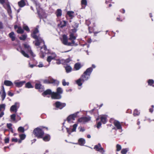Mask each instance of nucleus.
Here are the masks:
<instances>
[{"mask_svg": "<svg viewBox=\"0 0 154 154\" xmlns=\"http://www.w3.org/2000/svg\"><path fill=\"white\" fill-rule=\"evenodd\" d=\"M26 38V35H23L21 36L20 37L21 40H24Z\"/></svg>", "mask_w": 154, "mask_h": 154, "instance_id": "obj_45", "label": "nucleus"}, {"mask_svg": "<svg viewBox=\"0 0 154 154\" xmlns=\"http://www.w3.org/2000/svg\"><path fill=\"white\" fill-rule=\"evenodd\" d=\"M61 10L60 9H57V13L56 15L57 17L60 16L61 15Z\"/></svg>", "mask_w": 154, "mask_h": 154, "instance_id": "obj_35", "label": "nucleus"}, {"mask_svg": "<svg viewBox=\"0 0 154 154\" xmlns=\"http://www.w3.org/2000/svg\"><path fill=\"white\" fill-rule=\"evenodd\" d=\"M56 63L57 64H65V60L63 59H56Z\"/></svg>", "mask_w": 154, "mask_h": 154, "instance_id": "obj_21", "label": "nucleus"}, {"mask_svg": "<svg viewBox=\"0 0 154 154\" xmlns=\"http://www.w3.org/2000/svg\"><path fill=\"white\" fill-rule=\"evenodd\" d=\"M66 24V22L65 21H63L61 22L59 26H60V28H63V26H65Z\"/></svg>", "mask_w": 154, "mask_h": 154, "instance_id": "obj_32", "label": "nucleus"}, {"mask_svg": "<svg viewBox=\"0 0 154 154\" xmlns=\"http://www.w3.org/2000/svg\"><path fill=\"white\" fill-rule=\"evenodd\" d=\"M0 94L2 97V100H3L6 97V93L5 88L3 86H2V90L0 92Z\"/></svg>", "mask_w": 154, "mask_h": 154, "instance_id": "obj_16", "label": "nucleus"}, {"mask_svg": "<svg viewBox=\"0 0 154 154\" xmlns=\"http://www.w3.org/2000/svg\"><path fill=\"white\" fill-rule=\"evenodd\" d=\"M87 137L88 138H90L91 137V136L90 135L88 134L87 135Z\"/></svg>", "mask_w": 154, "mask_h": 154, "instance_id": "obj_64", "label": "nucleus"}, {"mask_svg": "<svg viewBox=\"0 0 154 154\" xmlns=\"http://www.w3.org/2000/svg\"><path fill=\"white\" fill-rule=\"evenodd\" d=\"M79 144L81 146H83L85 143V140L82 138L79 139L78 140Z\"/></svg>", "mask_w": 154, "mask_h": 154, "instance_id": "obj_22", "label": "nucleus"}, {"mask_svg": "<svg viewBox=\"0 0 154 154\" xmlns=\"http://www.w3.org/2000/svg\"><path fill=\"white\" fill-rule=\"evenodd\" d=\"M62 83L63 86H65L66 85L68 86L69 84V83L68 82H66L65 79H63L62 81Z\"/></svg>", "mask_w": 154, "mask_h": 154, "instance_id": "obj_33", "label": "nucleus"}, {"mask_svg": "<svg viewBox=\"0 0 154 154\" xmlns=\"http://www.w3.org/2000/svg\"><path fill=\"white\" fill-rule=\"evenodd\" d=\"M60 39L64 45L68 46L77 45V44L75 43V41L73 40L71 42H69L67 37L65 35H63L62 38H61Z\"/></svg>", "mask_w": 154, "mask_h": 154, "instance_id": "obj_3", "label": "nucleus"}, {"mask_svg": "<svg viewBox=\"0 0 154 154\" xmlns=\"http://www.w3.org/2000/svg\"><path fill=\"white\" fill-rule=\"evenodd\" d=\"M18 4L20 7H23L25 5V2L24 0H22L20 2H19L18 3Z\"/></svg>", "mask_w": 154, "mask_h": 154, "instance_id": "obj_24", "label": "nucleus"}, {"mask_svg": "<svg viewBox=\"0 0 154 154\" xmlns=\"http://www.w3.org/2000/svg\"><path fill=\"white\" fill-rule=\"evenodd\" d=\"M3 28V25L2 22H0V28Z\"/></svg>", "mask_w": 154, "mask_h": 154, "instance_id": "obj_58", "label": "nucleus"}, {"mask_svg": "<svg viewBox=\"0 0 154 154\" xmlns=\"http://www.w3.org/2000/svg\"><path fill=\"white\" fill-rule=\"evenodd\" d=\"M65 68L66 72L67 73H69L72 70V68L69 66H67Z\"/></svg>", "mask_w": 154, "mask_h": 154, "instance_id": "obj_30", "label": "nucleus"}, {"mask_svg": "<svg viewBox=\"0 0 154 154\" xmlns=\"http://www.w3.org/2000/svg\"><path fill=\"white\" fill-rule=\"evenodd\" d=\"M15 117L16 115L15 114H13L11 115V118L14 121H15Z\"/></svg>", "mask_w": 154, "mask_h": 154, "instance_id": "obj_44", "label": "nucleus"}, {"mask_svg": "<svg viewBox=\"0 0 154 154\" xmlns=\"http://www.w3.org/2000/svg\"><path fill=\"white\" fill-rule=\"evenodd\" d=\"M100 119L101 122L105 124L107 121V116L106 115H102L100 117Z\"/></svg>", "mask_w": 154, "mask_h": 154, "instance_id": "obj_19", "label": "nucleus"}, {"mask_svg": "<svg viewBox=\"0 0 154 154\" xmlns=\"http://www.w3.org/2000/svg\"><path fill=\"white\" fill-rule=\"evenodd\" d=\"M92 70L93 69L91 68L87 69L81 76L80 78L77 80V84L79 86H81L82 85L83 82L87 81L89 78Z\"/></svg>", "mask_w": 154, "mask_h": 154, "instance_id": "obj_1", "label": "nucleus"}, {"mask_svg": "<svg viewBox=\"0 0 154 154\" xmlns=\"http://www.w3.org/2000/svg\"><path fill=\"white\" fill-rule=\"evenodd\" d=\"M114 124L118 129H120L121 128V126L120 122L117 121H115Z\"/></svg>", "mask_w": 154, "mask_h": 154, "instance_id": "obj_20", "label": "nucleus"}, {"mask_svg": "<svg viewBox=\"0 0 154 154\" xmlns=\"http://www.w3.org/2000/svg\"><path fill=\"white\" fill-rule=\"evenodd\" d=\"M77 126V124H74L72 126H71L70 128H67V131L68 133L70 134L71 132L75 131Z\"/></svg>", "mask_w": 154, "mask_h": 154, "instance_id": "obj_14", "label": "nucleus"}, {"mask_svg": "<svg viewBox=\"0 0 154 154\" xmlns=\"http://www.w3.org/2000/svg\"><path fill=\"white\" fill-rule=\"evenodd\" d=\"M52 92L51 91L50 89H48L45 91H44L43 93H42V95L45 96V95H46L48 94H52Z\"/></svg>", "mask_w": 154, "mask_h": 154, "instance_id": "obj_23", "label": "nucleus"}, {"mask_svg": "<svg viewBox=\"0 0 154 154\" xmlns=\"http://www.w3.org/2000/svg\"><path fill=\"white\" fill-rule=\"evenodd\" d=\"M25 82L24 81L18 82L16 81H15L14 83L17 87H21Z\"/></svg>", "mask_w": 154, "mask_h": 154, "instance_id": "obj_17", "label": "nucleus"}, {"mask_svg": "<svg viewBox=\"0 0 154 154\" xmlns=\"http://www.w3.org/2000/svg\"><path fill=\"white\" fill-rule=\"evenodd\" d=\"M122 149L121 146L120 145L117 144L116 145V151H120Z\"/></svg>", "mask_w": 154, "mask_h": 154, "instance_id": "obj_36", "label": "nucleus"}, {"mask_svg": "<svg viewBox=\"0 0 154 154\" xmlns=\"http://www.w3.org/2000/svg\"><path fill=\"white\" fill-rule=\"evenodd\" d=\"M14 28L15 29L18 28V29H21V27H20L19 26L17 25H15L14 26Z\"/></svg>", "mask_w": 154, "mask_h": 154, "instance_id": "obj_55", "label": "nucleus"}, {"mask_svg": "<svg viewBox=\"0 0 154 154\" xmlns=\"http://www.w3.org/2000/svg\"><path fill=\"white\" fill-rule=\"evenodd\" d=\"M75 27L74 28H77L78 27V23H75Z\"/></svg>", "mask_w": 154, "mask_h": 154, "instance_id": "obj_63", "label": "nucleus"}, {"mask_svg": "<svg viewBox=\"0 0 154 154\" xmlns=\"http://www.w3.org/2000/svg\"><path fill=\"white\" fill-rule=\"evenodd\" d=\"M101 123L100 122H98L97 124V128H99L101 126Z\"/></svg>", "mask_w": 154, "mask_h": 154, "instance_id": "obj_51", "label": "nucleus"}, {"mask_svg": "<svg viewBox=\"0 0 154 154\" xmlns=\"http://www.w3.org/2000/svg\"><path fill=\"white\" fill-rule=\"evenodd\" d=\"M148 82L149 85H152L154 83V81L152 79H149L148 81Z\"/></svg>", "mask_w": 154, "mask_h": 154, "instance_id": "obj_41", "label": "nucleus"}, {"mask_svg": "<svg viewBox=\"0 0 154 154\" xmlns=\"http://www.w3.org/2000/svg\"><path fill=\"white\" fill-rule=\"evenodd\" d=\"M75 29H71V30L70 32V35H69V40H71L72 41H74V40H75L76 38V36L75 35V32H76L75 30Z\"/></svg>", "mask_w": 154, "mask_h": 154, "instance_id": "obj_12", "label": "nucleus"}, {"mask_svg": "<svg viewBox=\"0 0 154 154\" xmlns=\"http://www.w3.org/2000/svg\"><path fill=\"white\" fill-rule=\"evenodd\" d=\"M4 114V112H2L1 113H0V118L3 116Z\"/></svg>", "mask_w": 154, "mask_h": 154, "instance_id": "obj_60", "label": "nucleus"}, {"mask_svg": "<svg viewBox=\"0 0 154 154\" xmlns=\"http://www.w3.org/2000/svg\"><path fill=\"white\" fill-rule=\"evenodd\" d=\"M94 149H95L96 150L102 154H104L105 151L101 147L100 143H98V145H95Z\"/></svg>", "mask_w": 154, "mask_h": 154, "instance_id": "obj_8", "label": "nucleus"}, {"mask_svg": "<svg viewBox=\"0 0 154 154\" xmlns=\"http://www.w3.org/2000/svg\"><path fill=\"white\" fill-rule=\"evenodd\" d=\"M154 106L153 105H152V108H150L149 109V112H152L153 111V108L154 107Z\"/></svg>", "mask_w": 154, "mask_h": 154, "instance_id": "obj_53", "label": "nucleus"}, {"mask_svg": "<svg viewBox=\"0 0 154 154\" xmlns=\"http://www.w3.org/2000/svg\"><path fill=\"white\" fill-rule=\"evenodd\" d=\"M24 31L23 29H17V32L18 33H22Z\"/></svg>", "mask_w": 154, "mask_h": 154, "instance_id": "obj_47", "label": "nucleus"}, {"mask_svg": "<svg viewBox=\"0 0 154 154\" xmlns=\"http://www.w3.org/2000/svg\"><path fill=\"white\" fill-rule=\"evenodd\" d=\"M32 36L36 39L35 45L38 46L40 45V43L43 41L42 39L38 36V29H35L31 34Z\"/></svg>", "mask_w": 154, "mask_h": 154, "instance_id": "obj_2", "label": "nucleus"}, {"mask_svg": "<svg viewBox=\"0 0 154 154\" xmlns=\"http://www.w3.org/2000/svg\"><path fill=\"white\" fill-rule=\"evenodd\" d=\"M43 139L45 141H48L50 139V136L49 135L47 134L43 138Z\"/></svg>", "mask_w": 154, "mask_h": 154, "instance_id": "obj_31", "label": "nucleus"}, {"mask_svg": "<svg viewBox=\"0 0 154 154\" xmlns=\"http://www.w3.org/2000/svg\"><path fill=\"white\" fill-rule=\"evenodd\" d=\"M57 57L56 54L54 53H52L51 55L48 56L47 58V61L48 62V64L46 66L48 67L50 64V63L53 60H55Z\"/></svg>", "mask_w": 154, "mask_h": 154, "instance_id": "obj_7", "label": "nucleus"}, {"mask_svg": "<svg viewBox=\"0 0 154 154\" xmlns=\"http://www.w3.org/2000/svg\"><path fill=\"white\" fill-rule=\"evenodd\" d=\"M139 114L140 112L137 110V109L134 110L133 113V115L134 116H135L138 115Z\"/></svg>", "mask_w": 154, "mask_h": 154, "instance_id": "obj_39", "label": "nucleus"}, {"mask_svg": "<svg viewBox=\"0 0 154 154\" xmlns=\"http://www.w3.org/2000/svg\"><path fill=\"white\" fill-rule=\"evenodd\" d=\"M81 3L82 5H86L87 4V2L86 0H82L81 2Z\"/></svg>", "mask_w": 154, "mask_h": 154, "instance_id": "obj_46", "label": "nucleus"}, {"mask_svg": "<svg viewBox=\"0 0 154 154\" xmlns=\"http://www.w3.org/2000/svg\"><path fill=\"white\" fill-rule=\"evenodd\" d=\"M18 130V131L22 132H23L24 131V128L22 127H19Z\"/></svg>", "mask_w": 154, "mask_h": 154, "instance_id": "obj_42", "label": "nucleus"}, {"mask_svg": "<svg viewBox=\"0 0 154 154\" xmlns=\"http://www.w3.org/2000/svg\"><path fill=\"white\" fill-rule=\"evenodd\" d=\"M4 84L7 86H10L13 85V83L10 81L6 80L4 82Z\"/></svg>", "mask_w": 154, "mask_h": 154, "instance_id": "obj_27", "label": "nucleus"}, {"mask_svg": "<svg viewBox=\"0 0 154 154\" xmlns=\"http://www.w3.org/2000/svg\"><path fill=\"white\" fill-rule=\"evenodd\" d=\"M77 114H73L69 116L67 119V121L69 123H72L76 117Z\"/></svg>", "mask_w": 154, "mask_h": 154, "instance_id": "obj_11", "label": "nucleus"}, {"mask_svg": "<svg viewBox=\"0 0 154 154\" xmlns=\"http://www.w3.org/2000/svg\"><path fill=\"white\" fill-rule=\"evenodd\" d=\"M38 66L40 68L44 66L42 62H40Z\"/></svg>", "mask_w": 154, "mask_h": 154, "instance_id": "obj_48", "label": "nucleus"}, {"mask_svg": "<svg viewBox=\"0 0 154 154\" xmlns=\"http://www.w3.org/2000/svg\"><path fill=\"white\" fill-rule=\"evenodd\" d=\"M21 53L25 57L27 58L29 57V55L27 53H26L24 51L22 50L21 51Z\"/></svg>", "mask_w": 154, "mask_h": 154, "instance_id": "obj_34", "label": "nucleus"}, {"mask_svg": "<svg viewBox=\"0 0 154 154\" xmlns=\"http://www.w3.org/2000/svg\"><path fill=\"white\" fill-rule=\"evenodd\" d=\"M57 92L56 93L53 92L51 94V98L54 99H60L61 96L60 94H62L63 92V90L62 88L60 87H58L57 89Z\"/></svg>", "mask_w": 154, "mask_h": 154, "instance_id": "obj_4", "label": "nucleus"}, {"mask_svg": "<svg viewBox=\"0 0 154 154\" xmlns=\"http://www.w3.org/2000/svg\"><path fill=\"white\" fill-rule=\"evenodd\" d=\"M55 105L57 108L61 109L66 106V104L64 103H62L59 101H57L55 103Z\"/></svg>", "mask_w": 154, "mask_h": 154, "instance_id": "obj_15", "label": "nucleus"}, {"mask_svg": "<svg viewBox=\"0 0 154 154\" xmlns=\"http://www.w3.org/2000/svg\"><path fill=\"white\" fill-rule=\"evenodd\" d=\"M5 142L6 143H8L9 141V139L8 138H6L5 139Z\"/></svg>", "mask_w": 154, "mask_h": 154, "instance_id": "obj_54", "label": "nucleus"}, {"mask_svg": "<svg viewBox=\"0 0 154 154\" xmlns=\"http://www.w3.org/2000/svg\"><path fill=\"white\" fill-rule=\"evenodd\" d=\"M12 142H17L18 141V140L17 138H13L12 139Z\"/></svg>", "mask_w": 154, "mask_h": 154, "instance_id": "obj_52", "label": "nucleus"}, {"mask_svg": "<svg viewBox=\"0 0 154 154\" xmlns=\"http://www.w3.org/2000/svg\"><path fill=\"white\" fill-rule=\"evenodd\" d=\"M78 129L80 132H84L85 131V128L83 127H79L78 128Z\"/></svg>", "mask_w": 154, "mask_h": 154, "instance_id": "obj_43", "label": "nucleus"}, {"mask_svg": "<svg viewBox=\"0 0 154 154\" xmlns=\"http://www.w3.org/2000/svg\"><path fill=\"white\" fill-rule=\"evenodd\" d=\"M65 60V64L67 63H69V62L71 60L70 58H68V59H67L66 60Z\"/></svg>", "mask_w": 154, "mask_h": 154, "instance_id": "obj_50", "label": "nucleus"}, {"mask_svg": "<svg viewBox=\"0 0 154 154\" xmlns=\"http://www.w3.org/2000/svg\"><path fill=\"white\" fill-rule=\"evenodd\" d=\"M5 104H2L0 105V111H1L2 109L5 110Z\"/></svg>", "mask_w": 154, "mask_h": 154, "instance_id": "obj_40", "label": "nucleus"}, {"mask_svg": "<svg viewBox=\"0 0 154 154\" xmlns=\"http://www.w3.org/2000/svg\"><path fill=\"white\" fill-rule=\"evenodd\" d=\"M23 29H29V28H28V27L27 26H26V25H24V26H23Z\"/></svg>", "mask_w": 154, "mask_h": 154, "instance_id": "obj_61", "label": "nucleus"}, {"mask_svg": "<svg viewBox=\"0 0 154 154\" xmlns=\"http://www.w3.org/2000/svg\"><path fill=\"white\" fill-rule=\"evenodd\" d=\"M20 139L18 141V142L19 143L21 142L22 140H24L25 138L26 137V135L24 134H22L20 135Z\"/></svg>", "mask_w": 154, "mask_h": 154, "instance_id": "obj_29", "label": "nucleus"}, {"mask_svg": "<svg viewBox=\"0 0 154 154\" xmlns=\"http://www.w3.org/2000/svg\"><path fill=\"white\" fill-rule=\"evenodd\" d=\"M5 0H0V3L2 4L5 2Z\"/></svg>", "mask_w": 154, "mask_h": 154, "instance_id": "obj_57", "label": "nucleus"}, {"mask_svg": "<svg viewBox=\"0 0 154 154\" xmlns=\"http://www.w3.org/2000/svg\"><path fill=\"white\" fill-rule=\"evenodd\" d=\"M8 95L10 96H12L13 95V94L11 92L9 91L8 92Z\"/></svg>", "mask_w": 154, "mask_h": 154, "instance_id": "obj_56", "label": "nucleus"}, {"mask_svg": "<svg viewBox=\"0 0 154 154\" xmlns=\"http://www.w3.org/2000/svg\"><path fill=\"white\" fill-rule=\"evenodd\" d=\"M26 87L28 88H33V87L31 85L30 82H28L26 84Z\"/></svg>", "mask_w": 154, "mask_h": 154, "instance_id": "obj_37", "label": "nucleus"}, {"mask_svg": "<svg viewBox=\"0 0 154 154\" xmlns=\"http://www.w3.org/2000/svg\"><path fill=\"white\" fill-rule=\"evenodd\" d=\"M11 126H12V124L11 123L7 124V127L9 129H12Z\"/></svg>", "mask_w": 154, "mask_h": 154, "instance_id": "obj_49", "label": "nucleus"}, {"mask_svg": "<svg viewBox=\"0 0 154 154\" xmlns=\"http://www.w3.org/2000/svg\"><path fill=\"white\" fill-rule=\"evenodd\" d=\"M44 82L45 83H54L57 85H58L59 83L58 81L51 78L44 80Z\"/></svg>", "mask_w": 154, "mask_h": 154, "instance_id": "obj_6", "label": "nucleus"}, {"mask_svg": "<svg viewBox=\"0 0 154 154\" xmlns=\"http://www.w3.org/2000/svg\"><path fill=\"white\" fill-rule=\"evenodd\" d=\"M128 151V149H123L121 151V153L122 154H126Z\"/></svg>", "mask_w": 154, "mask_h": 154, "instance_id": "obj_38", "label": "nucleus"}, {"mask_svg": "<svg viewBox=\"0 0 154 154\" xmlns=\"http://www.w3.org/2000/svg\"><path fill=\"white\" fill-rule=\"evenodd\" d=\"M74 14V12L73 11H68L67 12V14L71 18H72L73 17V14Z\"/></svg>", "mask_w": 154, "mask_h": 154, "instance_id": "obj_28", "label": "nucleus"}, {"mask_svg": "<svg viewBox=\"0 0 154 154\" xmlns=\"http://www.w3.org/2000/svg\"><path fill=\"white\" fill-rule=\"evenodd\" d=\"M20 106V103L18 102H16L14 105L11 106L10 109V110L11 112H16L17 109Z\"/></svg>", "mask_w": 154, "mask_h": 154, "instance_id": "obj_9", "label": "nucleus"}, {"mask_svg": "<svg viewBox=\"0 0 154 154\" xmlns=\"http://www.w3.org/2000/svg\"><path fill=\"white\" fill-rule=\"evenodd\" d=\"M81 66L80 63H77L74 65V68L76 70H79L81 67Z\"/></svg>", "mask_w": 154, "mask_h": 154, "instance_id": "obj_26", "label": "nucleus"}, {"mask_svg": "<svg viewBox=\"0 0 154 154\" xmlns=\"http://www.w3.org/2000/svg\"><path fill=\"white\" fill-rule=\"evenodd\" d=\"M9 36L12 41H14L15 40L14 34L13 32H12L9 34Z\"/></svg>", "mask_w": 154, "mask_h": 154, "instance_id": "obj_25", "label": "nucleus"}, {"mask_svg": "<svg viewBox=\"0 0 154 154\" xmlns=\"http://www.w3.org/2000/svg\"><path fill=\"white\" fill-rule=\"evenodd\" d=\"M23 45L25 50H26L27 52L29 53L32 56L34 57L35 55L32 51L31 48L29 45L26 43H25Z\"/></svg>", "mask_w": 154, "mask_h": 154, "instance_id": "obj_10", "label": "nucleus"}, {"mask_svg": "<svg viewBox=\"0 0 154 154\" xmlns=\"http://www.w3.org/2000/svg\"><path fill=\"white\" fill-rule=\"evenodd\" d=\"M33 133L38 138H42L44 134L43 131L38 128L34 130Z\"/></svg>", "mask_w": 154, "mask_h": 154, "instance_id": "obj_5", "label": "nucleus"}, {"mask_svg": "<svg viewBox=\"0 0 154 154\" xmlns=\"http://www.w3.org/2000/svg\"><path fill=\"white\" fill-rule=\"evenodd\" d=\"M91 117L89 116L83 117L79 118L78 120V122L82 123H84L89 121Z\"/></svg>", "mask_w": 154, "mask_h": 154, "instance_id": "obj_13", "label": "nucleus"}, {"mask_svg": "<svg viewBox=\"0 0 154 154\" xmlns=\"http://www.w3.org/2000/svg\"><path fill=\"white\" fill-rule=\"evenodd\" d=\"M35 88L37 89H39V91L41 92L43 90L44 87L42 86L40 84L36 83L35 85Z\"/></svg>", "mask_w": 154, "mask_h": 154, "instance_id": "obj_18", "label": "nucleus"}, {"mask_svg": "<svg viewBox=\"0 0 154 154\" xmlns=\"http://www.w3.org/2000/svg\"><path fill=\"white\" fill-rule=\"evenodd\" d=\"M43 49H44V50H45V49H46V48H45V47H44V48H41V50H42L41 51L43 53H44L45 52H44V51H43L42 50Z\"/></svg>", "mask_w": 154, "mask_h": 154, "instance_id": "obj_62", "label": "nucleus"}, {"mask_svg": "<svg viewBox=\"0 0 154 154\" xmlns=\"http://www.w3.org/2000/svg\"><path fill=\"white\" fill-rule=\"evenodd\" d=\"M29 66L31 68H33L34 67V66L33 64H30V63L29 64Z\"/></svg>", "mask_w": 154, "mask_h": 154, "instance_id": "obj_59", "label": "nucleus"}]
</instances>
